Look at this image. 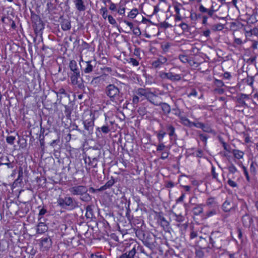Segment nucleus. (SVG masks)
I'll list each match as a JSON object with an SVG mask.
<instances>
[{"label": "nucleus", "mask_w": 258, "mask_h": 258, "mask_svg": "<svg viewBox=\"0 0 258 258\" xmlns=\"http://www.w3.org/2000/svg\"><path fill=\"white\" fill-rule=\"evenodd\" d=\"M241 220L243 225L245 227H249L253 221L252 218L247 214L242 217Z\"/></svg>", "instance_id": "f3484780"}, {"label": "nucleus", "mask_w": 258, "mask_h": 258, "mask_svg": "<svg viewBox=\"0 0 258 258\" xmlns=\"http://www.w3.org/2000/svg\"><path fill=\"white\" fill-rule=\"evenodd\" d=\"M150 93L147 91L146 89L142 88H139L136 92V94L138 96L141 97H144L147 99L148 98V95L150 94Z\"/></svg>", "instance_id": "a878e982"}, {"label": "nucleus", "mask_w": 258, "mask_h": 258, "mask_svg": "<svg viewBox=\"0 0 258 258\" xmlns=\"http://www.w3.org/2000/svg\"><path fill=\"white\" fill-rule=\"evenodd\" d=\"M128 62L134 66H138L139 64V61L134 58H130Z\"/></svg>", "instance_id": "bf43d9fd"}, {"label": "nucleus", "mask_w": 258, "mask_h": 258, "mask_svg": "<svg viewBox=\"0 0 258 258\" xmlns=\"http://www.w3.org/2000/svg\"><path fill=\"white\" fill-rule=\"evenodd\" d=\"M148 101L155 105H160L161 104V97L160 96L155 95V94L151 92L150 94L148 95Z\"/></svg>", "instance_id": "9b49d317"}, {"label": "nucleus", "mask_w": 258, "mask_h": 258, "mask_svg": "<svg viewBox=\"0 0 258 258\" xmlns=\"http://www.w3.org/2000/svg\"><path fill=\"white\" fill-rule=\"evenodd\" d=\"M166 131V132H162V138L166 134H168L170 137H173L174 138H177V136L175 134V128L173 125L171 124L167 125Z\"/></svg>", "instance_id": "412c9836"}, {"label": "nucleus", "mask_w": 258, "mask_h": 258, "mask_svg": "<svg viewBox=\"0 0 258 258\" xmlns=\"http://www.w3.org/2000/svg\"><path fill=\"white\" fill-rule=\"evenodd\" d=\"M175 11L176 12V17L175 18V21L181 20L184 17L181 16L180 13V8L177 5H174Z\"/></svg>", "instance_id": "2f4dec72"}, {"label": "nucleus", "mask_w": 258, "mask_h": 258, "mask_svg": "<svg viewBox=\"0 0 258 258\" xmlns=\"http://www.w3.org/2000/svg\"><path fill=\"white\" fill-rule=\"evenodd\" d=\"M97 63L95 60H89L84 62V67L82 68V71L85 73H90L93 71Z\"/></svg>", "instance_id": "9d476101"}, {"label": "nucleus", "mask_w": 258, "mask_h": 258, "mask_svg": "<svg viewBox=\"0 0 258 258\" xmlns=\"http://www.w3.org/2000/svg\"><path fill=\"white\" fill-rule=\"evenodd\" d=\"M101 155V151L100 149H97V148H93L90 151V155L86 157L85 159V162L86 163H87V159L90 158H97V159H100V156Z\"/></svg>", "instance_id": "f8f14e48"}, {"label": "nucleus", "mask_w": 258, "mask_h": 258, "mask_svg": "<svg viewBox=\"0 0 258 258\" xmlns=\"http://www.w3.org/2000/svg\"><path fill=\"white\" fill-rule=\"evenodd\" d=\"M14 159L13 157L10 158L8 156H2L0 157V174L5 175L8 174V170L5 169L4 165L10 162Z\"/></svg>", "instance_id": "0eeeda50"}, {"label": "nucleus", "mask_w": 258, "mask_h": 258, "mask_svg": "<svg viewBox=\"0 0 258 258\" xmlns=\"http://www.w3.org/2000/svg\"><path fill=\"white\" fill-rule=\"evenodd\" d=\"M57 203L62 208L69 207L71 210L75 209L79 207L78 202L74 198L68 196H66L64 198H58Z\"/></svg>", "instance_id": "20e7f679"}, {"label": "nucleus", "mask_w": 258, "mask_h": 258, "mask_svg": "<svg viewBox=\"0 0 258 258\" xmlns=\"http://www.w3.org/2000/svg\"><path fill=\"white\" fill-rule=\"evenodd\" d=\"M99 159L97 158H90L87 159V162H88L89 165L91 166L93 168H97L98 162L99 161Z\"/></svg>", "instance_id": "7c9ffc66"}, {"label": "nucleus", "mask_w": 258, "mask_h": 258, "mask_svg": "<svg viewBox=\"0 0 258 258\" xmlns=\"http://www.w3.org/2000/svg\"><path fill=\"white\" fill-rule=\"evenodd\" d=\"M112 122H110L109 124L108 122H106L105 124L103 125L102 126L97 127V136L99 137L100 135H102V133L104 135H106L109 133L111 131L110 126L112 125Z\"/></svg>", "instance_id": "1a4fd4ad"}, {"label": "nucleus", "mask_w": 258, "mask_h": 258, "mask_svg": "<svg viewBox=\"0 0 258 258\" xmlns=\"http://www.w3.org/2000/svg\"><path fill=\"white\" fill-rule=\"evenodd\" d=\"M15 139H16V138L14 136H8L6 138V141L8 144H9L10 145H13Z\"/></svg>", "instance_id": "603ef678"}, {"label": "nucleus", "mask_w": 258, "mask_h": 258, "mask_svg": "<svg viewBox=\"0 0 258 258\" xmlns=\"http://www.w3.org/2000/svg\"><path fill=\"white\" fill-rule=\"evenodd\" d=\"M251 35H254L257 36L258 35V28L254 27L253 29H251L249 31Z\"/></svg>", "instance_id": "338daca9"}, {"label": "nucleus", "mask_w": 258, "mask_h": 258, "mask_svg": "<svg viewBox=\"0 0 258 258\" xmlns=\"http://www.w3.org/2000/svg\"><path fill=\"white\" fill-rule=\"evenodd\" d=\"M232 208L230 202L227 200L222 205V209L225 212H229Z\"/></svg>", "instance_id": "c756f323"}, {"label": "nucleus", "mask_w": 258, "mask_h": 258, "mask_svg": "<svg viewBox=\"0 0 258 258\" xmlns=\"http://www.w3.org/2000/svg\"><path fill=\"white\" fill-rule=\"evenodd\" d=\"M214 84L218 88H220L224 86V84L223 81L218 79L215 80Z\"/></svg>", "instance_id": "6e6d98bb"}, {"label": "nucleus", "mask_w": 258, "mask_h": 258, "mask_svg": "<svg viewBox=\"0 0 258 258\" xmlns=\"http://www.w3.org/2000/svg\"><path fill=\"white\" fill-rule=\"evenodd\" d=\"M196 256L199 258H203L204 255V252L202 251L201 249L196 250Z\"/></svg>", "instance_id": "052dcab7"}, {"label": "nucleus", "mask_w": 258, "mask_h": 258, "mask_svg": "<svg viewBox=\"0 0 258 258\" xmlns=\"http://www.w3.org/2000/svg\"><path fill=\"white\" fill-rule=\"evenodd\" d=\"M237 101L238 103L240 104L239 105H237L236 106L237 107H241V106H242L244 107H248L247 105L246 104V103L245 102V101L243 99H241L237 97Z\"/></svg>", "instance_id": "8fccbe9b"}, {"label": "nucleus", "mask_w": 258, "mask_h": 258, "mask_svg": "<svg viewBox=\"0 0 258 258\" xmlns=\"http://www.w3.org/2000/svg\"><path fill=\"white\" fill-rule=\"evenodd\" d=\"M227 183L230 186L233 187H235L237 186V183L235 182L232 180L231 179H228Z\"/></svg>", "instance_id": "69168bd1"}, {"label": "nucleus", "mask_w": 258, "mask_h": 258, "mask_svg": "<svg viewBox=\"0 0 258 258\" xmlns=\"http://www.w3.org/2000/svg\"><path fill=\"white\" fill-rule=\"evenodd\" d=\"M41 244L45 250H48L51 246V239L48 237L43 238L41 240Z\"/></svg>", "instance_id": "4be33fe9"}, {"label": "nucleus", "mask_w": 258, "mask_h": 258, "mask_svg": "<svg viewBox=\"0 0 258 258\" xmlns=\"http://www.w3.org/2000/svg\"><path fill=\"white\" fill-rule=\"evenodd\" d=\"M60 25L61 28L63 31L69 30L71 28V21L69 19H62Z\"/></svg>", "instance_id": "b1692460"}, {"label": "nucleus", "mask_w": 258, "mask_h": 258, "mask_svg": "<svg viewBox=\"0 0 258 258\" xmlns=\"http://www.w3.org/2000/svg\"><path fill=\"white\" fill-rule=\"evenodd\" d=\"M116 181L113 176L111 177V179L109 180L104 185L101 186L99 188L97 189L98 191H102L107 189L110 188Z\"/></svg>", "instance_id": "aec40b11"}, {"label": "nucleus", "mask_w": 258, "mask_h": 258, "mask_svg": "<svg viewBox=\"0 0 258 258\" xmlns=\"http://www.w3.org/2000/svg\"><path fill=\"white\" fill-rule=\"evenodd\" d=\"M131 30H132L134 34L136 35L139 36V35H140L141 34V31H140L139 28H138V27H136L135 28H133V29H132Z\"/></svg>", "instance_id": "0e129e2a"}, {"label": "nucleus", "mask_w": 258, "mask_h": 258, "mask_svg": "<svg viewBox=\"0 0 258 258\" xmlns=\"http://www.w3.org/2000/svg\"><path fill=\"white\" fill-rule=\"evenodd\" d=\"M219 232L217 231V232H212L211 233V236H209V244H211V246L210 247L211 248H212L213 247H215V246H214V241L212 237V236H214L215 234H217Z\"/></svg>", "instance_id": "09e8293b"}, {"label": "nucleus", "mask_w": 258, "mask_h": 258, "mask_svg": "<svg viewBox=\"0 0 258 258\" xmlns=\"http://www.w3.org/2000/svg\"><path fill=\"white\" fill-rule=\"evenodd\" d=\"M126 258H134V256L136 253V250L135 247H134L132 250L126 251Z\"/></svg>", "instance_id": "ea45409f"}, {"label": "nucleus", "mask_w": 258, "mask_h": 258, "mask_svg": "<svg viewBox=\"0 0 258 258\" xmlns=\"http://www.w3.org/2000/svg\"><path fill=\"white\" fill-rule=\"evenodd\" d=\"M23 177V169L22 167H20L18 170V177L15 180V182L16 183H21Z\"/></svg>", "instance_id": "58836bf2"}, {"label": "nucleus", "mask_w": 258, "mask_h": 258, "mask_svg": "<svg viewBox=\"0 0 258 258\" xmlns=\"http://www.w3.org/2000/svg\"><path fill=\"white\" fill-rule=\"evenodd\" d=\"M138 14V11L137 9H134L128 14V17L134 19Z\"/></svg>", "instance_id": "79ce46f5"}, {"label": "nucleus", "mask_w": 258, "mask_h": 258, "mask_svg": "<svg viewBox=\"0 0 258 258\" xmlns=\"http://www.w3.org/2000/svg\"><path fill=\"white\" fill-rule=\"evenodd\" d=\"M17 163V161L15 159H13L11 162L4 165V166H7V168L5 167V169L8 170V173L10 172V170H13L12 175L16 173Z\"/></svg>", "instance_id": "dca6fc26"}, {"label": "nucleus", "mask_w": 258, "mask_h": 258, "mask_svg": "<svg viewBox=\"0 0 258 258\" xmlns=\"http://www.w3.org/2000/svg\"><path fill=\"white\" fill-rule=\"evenodd\" d=\"M88 191V188H87L85 191V192L82 194V195H81L80 196V200L83 201V202H88L89 201H91V196L87 192Z\"/></svg>", "instance_id": "c85d7f7f"}, {"label": "nucleus", "mask_w": 258, "mask_h": 258, "mask_svg": "<svg viewBox=\"0 0 258 258\" xmlns=\"http://www.w3.org/2000/svg\"><path fill=\"white\" fill-rule=\"evenodd\" d=\"M151 216L153 218V222L158 226L161 227V215L160 212L153 211Z\"/></svg>", "instance_id": "ddd939ff"}, {"label": "nucleus", "mask_w": 258, "mask_h": 258, "mask_svg": "<svg viewBox=\"0 0 258 258\" xmlns=\"http://www.w3.org/2000/svg\"><path fill=\"white\" fill-rule=\"evenodd\" d=\"M232 153L235 157V158L237 159H240L243 157L244 155V153L242 151H240L238 150L234 149L233 150Z\"/></svg>", "instance_id": "c9c22d12"}, {"label": "nucleus", "mask_w": 258, "mask_h": 258, "mask_svg": "<svg viewBox=\"0 0 258 258\" xmlns=\"http://www.w3.org/2000/svg\"><path fill=\"white\" fill-rule=\"evenodd\" d=\"M162 79H169L173 81H178L181 80V77L180 75L177 74L173 75V74L171 72H162Z\"/></svg>", "instance_id": "2eb2a0df"}, {"label": "nucleus", "mask_w": 258, "mask_h": 258, "mask_svg": "<svg viewBox=\"0 0 258 258\" xmlns=\"http://www.w3.org/2000/svg\"><path fill=\"white\" fill-rule=\"evenodd\" d=\"M171 108L169 104L162 102V111L166 114L170 112Z\"/></svg>", "instance_id": "e433bc0d"}, {"label": "nucleus", "mask_w": 258, "mask_h": 258, "mask_svg": "<svg viewBox=\"0 0 258 258\" xmlns=\"http://www.w3.org/2000/svg\"><path fill=\"white\" fill-rule=\"evenodd\" d=\"M225 24L220 23L212 26V29L214 31H221L224 28Z\"/></svg>", "instance_id": "4c0bfd02"}, {"label": "nucleus", "mask_w": 258, "mask_h": 258, "mask_svg": "<svg viewBox=\"0 0 258 258\" xmlns=\"http://www.w3.org/2000/svg\"><path fill=\"white\" fill-rule=\"evenodd\" d=\"M69 67L71 70L70 73H68V76L70 78L71 83L73 85H78L80 89L84 87L82 83H80L79 79L82 80L81 77V72L78 67L77 63L75 60H71L70 61Z\"/></svg>", "instance_id": "f257e3e1"}, {"label": "nucleus", "mask_w": 258, "mask_h": 258, "mask_svg": "<svg viewBox=\"0 0 258 258\" xmlns=\"http://www.w3.org/2000/svg\"><path fill=\"white\" fill-rule=\"evenodd\" d=\"M197 243L198 246L201 249L211 248L208 240L202 236L200 237V239L198 241Z\"/></svg>", "instance_id": "a211bd4d"}, {"label": "nucleus", "mask_w": 258, "mask_h": 258, "mask_svg": "<svg viewBox=\"0 0 258 258\" xmlns=\"http://www.w3.org/2000/svg\"><path fill=\"white\" fill-rule=\"evenodd\" d=\"M31 19L33 23L35 26H33L34 30L36 33L40 34L41 31L44 29V26L43 21L41 20L40 16L36 14L33 12H31Z\"/></svg>", "instance_id": "423d86ee"}, {"label": "nucleus", "mask_w": 258, "mask_h": 258, "mask_svg": "<svg viewBox=\"0 0 258 258\" xmlns=\"http://www.w3.org/2000/svg\"><path fill=\"white\" fill-rule=\"evenodd\" d=\"M65 110L64 111L65 115L67 119H71L72 108L68 105H64Z\"/></svg>", "instance_id": "72a5a7b5"}, {"label": "nucleus", "mask_w": 258, "mask_h": 258, "mask_svg": "<svg viewBox=\"0 0 258 258\" xmlns=\"http://www.w3.org/2000/svg\"><path fill=\"white\" fill-rule=\"evenodd\" d=\"M138 112L140 115H144L146 113V109L145 107H140Z\"/></svg>", "instance_id": "774afa93"}, {"label": "nucleus", "mask_w": 258, "mask_h": 258, "mask_svg": "<svg viewBox=\"0 0 258 258\" xmlns=\"http://www.w3.org/2000/svg\"><path fill=\"white\" fill-rule=\"evenodd\" d=\"M142 241L145 245L151 249L153 250L157 249L159 252H161V247H160L161 239L160 237H158L157 235L148 232Z\"/></svg>", "instance_id": "7ed1b4c3"}, {"label": "nucleus", "mask_w": 258, "mask_h": 258, "mask_svg": "<svg viewBox=\"0 0 258 258\" xmlns=\"http://www.w3.org/2000/svg\"><path fill=\"white\" fill-rule=\"evenodd\" d=\"M46 212H47V210L46 209H45L44 208H42L40 210L39 214H38V221L41 220L43 216L44 215H45L46 213Z\"/></svg>", "instance_id": "a18cd8bd"}, {"label": "nucleus", "mask_w": 258, "mask_h": 258, "mask_svg": "<svg viewBox=\"0 0 258 258\" xmlns=\"http://www.w3.org/2000/svg\"><path fill=\"white\" fill-rule=\"evenodd\" d=\"M184 32H189L190 27L185 23H181L179 25Z\"/></svg>", "instance_id": "37998d69"}, {"label": "nucleus", "mask_w": 258, "mask_h": 258, "mask_svg": "<svg viewBox=\"0 0 258 258\" xmlns=\"http://www.w3.org/2000/svg\"><path fill=\"white\" fill-rule=\"evenodd\" d=\"M242 168L243 170V171H244V174L246 177V180L248 181V182H249L250 181V177H249V176L248 175V173L247 172V170L246 169V168L243 165H242Z\"/></svg>", "instance_id": "4d7b16f0"}, {"label": "nucleus", "mask_w": 258, "mask_h": 258, "mask_svg": "<svg viewBox=\"0 0 258 258\" xmlns=\"http://www.w3.org/2000/svg\"><path fill=\"white\" fill-rule=\"evenodd\" d=\"M161 65V61L160 59L153 61L152 63V67L153 68L157 69L160 68Z\"/></svg>", "instance_id": "49530a36"}, {"label": "nucleus", "mask_w": 258, "mask_h": 258, "mask_svg": "<svg viewBox=\"0 0 258 258\" xmlns=\"http://www.w3.org/2000/svg\"><path fill=\"white\" fill-rule=\"evenodd\" d=\"M39 222L37 225L36 232L38 234H43L48 230V226L41 220L39 221Z\"/></svg>", "instance_id": "6ab92c4d"}, {"label": "nucleus", "mask_w": 258, "mask_h": 258, "mask_svg": "<svg viewBox=\"0 0 258 258\" xmlns=\"http://www.w3.org/2000/svg\"><path fill=\"white\" fill-rule=\"evenodd\" d=\"M55 93L57 96V100L56 103L58 102L59 104H61L63 97L69 98V95L66 92L65 89L62 88H60L58 91H55Z\"/></svg>", "instance_id": "4468645a"}, {"label": "nucleus", "mask_w": 258, "mask_h": 258, "mask_svg": "<svg viewBox=\"0 0 258 258\" xmlns=\"http://www.w3.org/2000/svg\"><path fill=\"white\" fill-rule=\"evenodd\" d=\"M179 58L180 60L184 63L187 62L189 60L188 56L185 55H180Z\"/></svg>", "instance_id": "13d9d810"}, {"label": "nucleus", "mask_w": 258, "mask_h": 258, "mask_svg": "<svg viewBox=\"0 0 258 258\" xmlns=\"http://www.w3.org/2000/svg\"><path fill=\"white\" fill-rule=\"evenodd\" d=\"M100 12L102 13V16L103 19H106L107 18H108L107 15V10L105 7H102L100 9Z\"/></svg>", "instance_id": "3c124183"}, {"label": "nucleus", "mask_w": 258, "mask_h": 258, "mask_svg": "<svg viewBox=\"0 0 258 258\" xmlns=\"http://www.w3.org/2000/svg\"><path fill=\"white\" fill-rule=\"evenodd\" d=\"M202 206L203 205H197L196 207L193 208L192 211L194 215H199L203 213V209Z\"/></svg>", "instance_id": "473e14b6"}, {"label": "nucleus", "mask_w": 258, "mask_h": 258, "mask_svg": "<svg viewBox=\"0 0 258 258\" xmlns=\"http://www.w3.org/2000/svg\"><path fill=\"white\" fill-rule=\"evenodd\" d=\"M94 120V115L92 113H85L83 115V122L84 126L89 134H91L93 133Z\"/></svg>", "instance_id": "39448f33"}, {"label": "nucleus", "mask_w": 258, "mask_h": 258, "mask_svg": "<svg viewBox=\"0 0 258 258\" xmlns=\"http://www.w3.org/2000/svg\"><path fill=\"white\" fill-rule=\"evenodd\" d=\"M144 99L138 96L137 94L133 96V103L134 104H137L140 101H141Z\"/></svg>", "instance_id": "a19ab883"}, {"label": "nucleus", "mask_w": 258, "mask_h": 258, "mask_svg": "<svg viewBox=\"0 0 258 258\" xmlns=\"http://www.w3.org/2000/svg\"><path fill=\"white\" fill-rule=\"evenodd\" d=\"M202 15L201 14H197L195 13H191L190 15V18L191 20L196 21L198 19L201 18L202 17Z\"/></svg>", "instance_id": "de8ad7c7"}, {"label": "nucleus", "mask_w": 258, "mask_h": 258, "mask_svg": "<svg viewBox=\"0 0 258 258\" xmlns=\"http://www.w3.org/2000/svg\"><path fill=\"white\" fill-rule=\"evenodd\" d=\"M174 5H177L180 8V13L184 17H186L187 15V6L186 4H181L179 3H176Z\"/></svg>", "instance_id": "cd10ccee"}, {"label": "nucleus", "mask_w": 258, "mask_h": 258, "mask_svg": "<svg viewBox=\"0 0 258 258\" xmlns=\"http://www.w3.org/2000/svg\"><path fill=\"white\" fill-rule=\"evenodd\" d=\"M200 139V140L203 141V142H205V143L207 142V140L208 138V136H207L206 135L204 134H200L199 135Z\"/></svg>", "instance_id": "680f3d73"}, {"label": "nucleus", "mask_w": 258, "mask_h": 258, "mask_svg": "<svg viewBox=\"0 0 258 258\" xmlns=\"http://www.w3.org/2000/svg\"><path fill=\"white\" fill-rule=\"evenodd\" d=\"M229 162L231 164V165L228 167L229 172L233 174L237 171V169L234 166L233 164L230 162V160H229Z\"/></svg>", "instance_id": "864d4df0"}, {"label": "nucleus", "mask_w": 258, "mask_h": 258, "mask_svg": "<svg viewBox=\"0 0 258 258\" xmlns=\"http://www.w3.org/2000/svg\"><path fill=\"white\" fill-rule=\"evenodd\" d=\"M76 8L79 12H82L86 10V7L83 0H74Z\"/></svg>", "instance_id": "5701e85b"}, {"label": "nucleus", "mask_w": 258, "mask_h": 258, "mask_svg": "<svg viewBox=\"0 0 258 258\" xmlns=\"http://www.w3.org/2000/svg\"><path fill=\"white\" fill-rule=\"evenodd\" d=\"M104 81L103 76H99L94 77L90 82V84L94 87H96Z\"/></svg>", "instance_id": "393cba45"}, {"label": "nucleus", "mask_w": 258, "mask_h": 258, "mask_svg": "<svg viewBox=\"0 0 258 258\" xmlns=\"http://www.w3.org/2000/svg\"><path fill=\"white\" fill-rule=\"evenodd\" d=\"M87 188V187L84 185H75L70 188L69 190L72 195L80 196L85 192Z\"/></svg>", "instance_id": "6e6552de"}, {"label": "nucleus", "mask_w": 258, "mask_h": 258, "mask_svg": "<svg viewBox=\"0 0 258 258\" xmlns=\"http://www.w3.org/2000/svg\"><path fill=\"white\" fill-rule=\"evenodd\" d=\"M105 93L110 100L115 103H121L122 101V93L120 89L114 84L108 85L105 89Z\"/></svg>", "instance_id": "f03ea898"}, {"label": "nucleus", "mask_w": 258, "mask_h": 258, "mask_svg": "<svg viewBox=\"0 0 258 258\" xmlns=\"http://www.w3.org/2000/svg\"><path fill=\"white\" fill-rule=\"evenodd\" d=\"M202 130L206 133H211L213 131L212 129L211 128L210 125L205 124H204Z\"/></svg>", "instance_id": "5fc2aeb1"}, {"label": "nucleus", "mask_w": 258, "mask_h": 258, "mask_svg": "<svg viewBox=\"0 0 258 258\" xmlns=\"http://www.w3.org/2000/svg\"><path fill=\"white\" fill-rule=\"evenodd\" d=\"M108 20L109 23L111 24V25H114L116 24V22L115 20L111 15H108Z\"/></svg>", "instance_id": "e2e57ef3"}, {"label": "nucleus", "mask_w": 258, "mask_h": 258, "mask_svg": "<svg viewBox=\"0 0 258 258\" xmlns=\"http://www.w3.org/2000/svg\"><path fill=\"white\" fill-rule=\"evenodd\" d=\"M148 232L144 231L141 230H137L136 231V234L138 237L141 239L142 240L144 239V238L146 236V234H147Z\"/></svg>", "instance_id": "f704fd0d"}, {"label": "nucleus", "mask_w": 258, "mask_h": 258, "mask_svg": "<svg viewBox=\"0 0 258 258\" xmlns=\"http://www.w3.org/2000/svg\"><path fill=\"white\" fill-rule=\"evenodd\" d=\"M60 143V138L59 136L57 135V138L55 139H54L50 144V146L52 147H55L56 145H57Z\"/></svg>", "instance_id": "c03bdc74"}, {"label": "nucleus", "mask_w": 258, "mask_h": 258, "mask_svg": "<svg viewBox=\"0 0 258 258\" xmlns=\"http://www.w3.org/2000/svg\"><path fill=\"white\" fill-rule=\"evenodd\" d=\"M86 214L85 216L87 219H92L93 218H95V216L93 213V210L92 209V206L91 205H88L86 208Z\"/></svg>", "instance_id": "bb28decb"}]
</instances>
